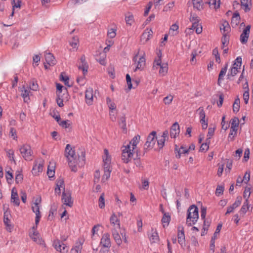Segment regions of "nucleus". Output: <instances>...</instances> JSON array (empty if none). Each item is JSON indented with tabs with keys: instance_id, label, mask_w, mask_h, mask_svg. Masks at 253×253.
<instances>
[{
	"instance_id": "1",
	"label": "nucleus",
	"mask_w": 253,
	"mask_h": 253,
	"mask_svg": "<svg viewBox=\"0 0 253 253\" xmlns=\"http://www.w3.org/2000/svg\"><path fill=\"white\" fill-rule=\"evenodd\" d=\"M65 155L68 159V165L73 171H77V166L82 167L85 164V152L82 151L81 156H79L77 160L75 151L69 144L66 146Z\"/></svg>"
},
{
	"instance_id": "2",
	"label": "nucleus",
	"mask_w": 253,
	"mask_h": 253,
	"mask_svg": "<svg viewBox=\"0 0 253 253\" xmlns=\"http://www.w3.org/2000/svg\"><path fill=\"white\" fill-rule=\"evenodd\" d=\"M199 219L198 208L194 205L189 207L187 210L186 223L188 226L195 224Z\"/></svg>"
},
{
	"instance_id": "3",
	"label": "nucleus",
	"mask_w": 253,
	"mask_h": 253,
	"mask_svg": "<svg viewBox=\"0 0 253 253\" xmlns=\"http://www.w3.org/2000/svg\"><path fill=\"white\" fill-rule=\"evenodd\" d=\"M122 160L124 163H128L131 159L135 151L131 149L129 145H124L122 147Z\"/></svg>"
},
{
	"instance_id": "4",
	"label": "nucleus",
	"mask_w": 253,
	"mask_h": 253,
	"mask_svg": "<svg viewBox=\"0 0 253 253\" xmlns=\"http://www.w3.org/2000/svg\"><path fill=\"white\" fill-rule=\"evenodd\" d=\"M156 132L155 131H152L147 136V141L144 144V149H152L156 143Z\"/></svg>"
},
{
	"instance_id": "5",
	"label": "nucleus",
	"mask_w": 253,
	"mask_h": 253,
	"mask_svg": "<svg viewBox=\"0 0 253 253\" xmlns=\"http://www.w3.org/2000/svg\"><path fill=\"white\" fill-rule=\"evenodd\" d=\"M138 54L139 51L135 54L132 59L133 61L136 64V68L134 70L135 72L138 70L142 71L143 70L146 65L145 58L144 56L140 57L138 61H137Z\"/></svg>"
},
{
	"instance_id": "6",
	"label": "nucleus",
	"mask_w": 253,
	"mask_h": 253,
	"mask_svg": "<svg viewBox=\"0 0 253 253\" xmlns=\"http://www.w3.org/2000/svg\"><path fill=\"white\" fill-rule=\"evenodd\" d=\"M53 246L57 251L62 253H67L68 251V247L59 239H56L53 241Z\"/></svg>"
},
{
	"instance_id": "7",
	"label": "nucleus",
	"mask_w": 253,
	"mask_h": 253,
	"mask_svg": "<svg viewBox=\"0 0 253 253\" xmlns=\"http://www.w3.org/2000/svg\"><path fill=\"white\" fill-rule=\"evenodd\" d=\"M20 151L23 157L26 160H31V147L28 145H24L20 148Z\"/></svg>"
},
{
	"instance_id": "8",
	"label": "nucleus",
	"mask_w": 253,
	"mask_h": 253,
	"mask_svg": "<svg viewBox=\"0 0 253 253\" xmlns=\"http://www.w3.org/2000/svg\"><path fill=\"white\" fill-rule=\"evenodd\" d=\"M62 202L64 204L70 207L73 206V201L72 200L71 194L70 192H65L64 190L62 192Z\"/></svg>"
},
{
	"instance_id": "9",
	"label": "nucleus",
	"mask_w": 253,
	"mask_h": 253,
	"mask_svg": "<svg viewBox=\"0 0 253 253\" xmlns=\"http://www.w3.org/2000/svg\"><path fill=\"white\" fill-rule=\"evenodd\" d=\"M100 244L102 247L110 248L111 246L110 235L108 233H105L102 236L100 241Z\"/></svg>"
},
{
	"instance_id": "10",
	"label": "nucleus",
	"mask_w": 253,
	"mask_h": 253,
	"mask_svg": "<svg viewBox=\"0 0 253 253\" xmlns=\"http://www.w3.org/2000/svg\"><path fill=\"white\" fill-rule=\"evenodd\" d=\"M120 230V228H119L118 225L116 226V229H111L112 236L114 240L115 241L116 244L119 246H120L122 242V240L119 234Z\"/></svg>"
},
{
	"instance_id": "11",
	"label": "nucleus",
	"mask_w": 253,
	"mask_h": 253,
	"mask_svg": "<svg viewBox=\"0 0 253 253\" xmlns=\"http://www.w3.org/2000/svg\"><path fill=\"white\" fill-rule=\"evenodd\" d=\"M250 28L251 26L248 25L243 30V33L240 36V41L243 44L246 43L248 41L250 34Z\"/></svg>"
},
{
	"instance_id": "12",
	"label": "nucleus",
	"mask_w": 253,
	"mask_h": 253,
	"mask_svg": "<svg viewBox=\"0 0 253 253\" xmlns=\"http://www.w3.org/2000/svg\"><path fill=\"white\" fill-rule=\"evenodd\" d=\"M45 59L46 64L49 66H53L56 63L54 56L50 52H45Z\"/></svg>"
},
{
	"instance_id": "13",
	"label": "nucleus",
	"mask_w": 253,
	"mask_h": 253,
	"mask_svg": "<svg viewBox=\"0 0 253 253\" xmlns=\"http://www.w3.org/2000/svg\"><path fill=\"white\" fill-rule=\"evenodd\" d=\"M86 103L90 105L93 102V89L91 88H88L86 90L85 94Z\"/></svg>"
},
{
	"instance_id": "14",
	"label": "nucleus",
	"mask_w": 253,
	"mask_h": 253,
	"mask_svg": "<svg viewBox=\"0 0 253 253\" xmlns=\"http://www.w3.org/2000/svg\"><path fill=\"white\" fill-rule=\"evenodd\" d=\"M179 125L177 122H175L172 125L170 128V135L171 137L175 138L176 135L179 134Z\"/></svg>"
},
{
	"instance_id": "15",
	"label": "nucleus",
	"mask_w": 253,
	"mask_h": 253,
	"mask_svg": "<svg viewBox=\"0 0 253 253\" xmlns=\"http://www.w3.org/2000/svg\"><path fill=\"white\" fill-rule=\"evenodd\" d=\"M110 223L112 229H116V226L119 225V228H120V220L117 217V215L113 213L110 218Z\"/></svg>"
},
{
	"instance_id": "16",
	"label": "nucleus",
	"mask_w": 253,
	"mask_h": 253,
	"mask_svg": "<svg viewBox=\"0 0 253 253\" xmlns=\"http://www.w3.org/2000/svg\"><path fill=\"white\" fill-rule=\"evenodd\" d=\"M152 34L153 32L151 29H146L141 37V41L144 40V42H147L152 37Z\"/></svg>"
},
{
	"instance_id": "17",
	"label": "nucleus",
	"mask_w": 253,
	"mask_h": 253,
	"mask_svg": "<svg viewBox=\"0 0 253 253\" xmlns=\"http://www.w3.org/2000/svg\"><path fill=\"white\" fill-rule=\"evenodd\" d=\"M11 202L14 203L16 206H18L19 205V199L16 190L15 188H13L11 191Z\"/></svg>"
},
{
	"instance_id": "18",
	"label": "nucleus",
	"mask_w": 253,
	"mask_h": 253,
	"mask_svg": "<svg viewBox=\"0 0 253 253\" xmlns=\"http://www.w3.org/2000/svg\"><path fill=\"white\" fill-rule=\"evenodd\" d=\"M140 138V135H137L135 136L132 139V140L130 141H129V143H127L126 145H129V146L131 147V149H133V151H134V150L135 149L136 146L139 142Z\"/></svg>"
},
{
	"instance_id": "19",
	"label": "nucleus",
	"mask_w": 253,
	"mask_h": 253,
	"mask_svg": "<svg viewBox=\"0 0 253 253\" xmlns=\"http://www.w3.org/2000/svg\"><path fill=\"white\" fill-rule=\"evenodd\" d=\"M22 88L23 89L21 90V96L24 99V101L25 102H28L30 100L29 94L30 93V90L28 88H26L24 86H23Z\"/></svg>"
},
{
	"instance_id": "20",
	"label": "nucleus",
	"mask_w": 253,
	"mask_h": 253,
	"mask_svg": "<svg viewBox=\"0 0 253 253\" xmlns=\"http://www.w3.org/2000/svg\"><path fill=\"white\" fill-rule=\"evenodd\" d=\"M189 19L190 21L192 23V27L194 28L197 26H199L200 18L196 14H192L191 13Z\"/></svg>"
},
{
	"instance_id": "21",
	"label": "nucleus",
	"mask_w": 253,
	"mask_h": 253,
	"mask_svg": "<svg viewBox=\"0 0 253 253\" xmlns=\"http://www.w3.org/2000/svg\"><path fill=\"white\" fill-rule=\"evenodd\" d=\"M249 204V200L248 199H246L245 201L243 204V205L242 206L241 210L239 212L241 215L243 216L247 212V211L249 210L250 206Z\"/></svg>"
},
{
	"instance_id": "22",
	"label": "nucleus",
	"mask_w": 253,
	"mask_h": 253,
	"mask_svg": "<svg viewBox=\"0 0 253 253\" xmlns=\"http://www.w3.org/2000/svg\"><path fill=\"white\" fill-rule=\"evenodd\" d=\"M240 20V16L239 15V13L237 12H235L233 14V16L232 17V20H231L232 25L233 26H237L239 24Z\"/></svg>"
},
{
	"instance_id": "23",
	"label": "nucleus",
	"mask_w": 253,
	"mask_h": 253,
	"mask_svg": "<svg viewBox=\"0 0 253 253\" xmlns=\"http://www.w3.org/2000/svg\"><path fill=\"white\" fill-rule=\"evenodd\" d=\"M150 240L153 243H156L159 241L158 234L156 230L152 229L149 234Z\"/></svg>"
},
{
	"instance_id": "24",
	"label": "nucleus",
	"mask_w": 253,
	"mask_h": 253,
	"mask_svg": "<svg viewBox=\"0 0 253 253\" xmlns=\"http://www.w3.org/2000/svg\"><path fill=\"white\" fill-rule=\"evenodd\" d=\"M228 67V64L226 63L225 66L222 68L219 73L218 79V84H220V82L221 80H222L223 79V77L225 76Z\"/></svg>"
},
{
	"instance_id": "25",
	"label": "nucleus",
	"mask_w": 253,
	"mask_h": 253,
	"mask_svg": "<svg viewBox=\"0 0 253 253\" xmlns=\"http://www.w3.org/2000/svg\"><path fill=\"white\" fill-rule=\"evenodd\" d=\"M42 168L43 166L42 164L35 165L32 169V173L34 175L38 174L39 172H41L42 170Z\"/></svg>"
},
{
	"instance_id": "26",
	"label": "nucleus",
	"mask_w": 253,
	"mask_h": 253,
	"mask_svg": "<svg viewBox=\"0 0 253 253\" xmlns=\"http://www.w3.org/2000/svg\"><path fill=\"white\" fill-rule=\"evenodd\" d=\"M175 151H177V154H176L175 156L176 158L179 159L180 158L181 155L182 154L187 153L188 152V150L186 149L183 146H181L178 150L176 148L175 149Z\"/></svg>"
},
{
	"instance_id": "27",
	"label": "nucleus",
	"mask_w": 253,
	"mask_h": 253,
	"mask_svg": "<svg viewBox=\"0 0 253 253\" xmlns=\"http://www.w3.org/2000/svg\"><path fill=\"white\" fill-rule=\"evenodd\" d=\"M64 73H61L60 75V81L63 82L66 85H67L69 87H71L72 86V84H69V77L67 76L64 75Z\"/></svg>"
},
{
	"instance_id": "28",
	"label": "nucleus",
	"mask_w": 253,
	"mask_h": 253,
	"mask_svg": "<svg viewBox=\"0 0 253 253\" xmlns=\"http://www.w3.org/2000/svg\"><path fill=\"white\" fill-rule=\"evenodd\" d=\"M170 220V216L169 213H164L163 217L162 219V222L163 224H166L168 226ZM165 225L164 224V227H165Z\"/></svg>"
},
{
	"instance_id": "29",
	"label": "nucleus",
	"mask_w": 253,
	"mask_h": 253,
	"mask_svg": "<svg viewBox=\"0 0 253 253\" xmlns=\"http://www.w3.org/2000/svg\"><path fill=\"white\" fill-rule=\"evenodd\" d=\"M8 213L6 212H4L3 216V222L4 224L7 227V230L10 231V229H11L12 227L11 225L9 224L10 220L8 219Z\"/></svg>"
},
{
	"instance_id": "30",
	"label": "nucleus",
	"mask_w": 253,
	"mask_h": 253,
	"mask_svg": "<svg viewBox=\"0 0 253 253\" xmlns=\"http://www.w3.org/2000/svg\"><path fill=\"white\" fill-rule=\"evenodd\" d=\"M220 29L222 34H225V33L228 32L230 29V27L228 23L225 21L223 22L222 26L220 27Z\"/></svg>"
},
{
	"instance_id": "31",
	"label": "nucleus",
	"mask_w": 253,
	"mask_h": 253,
	"mask_svg": "<svg viewBox=\"0 0 253 253\" xmlns=\"http://www.w3.org/2000/svg\"><path fill=\"white\" fill-rule=\"evenodd\" d=\"M193 7L198 10L202 9V0H192Z\"/></svg>"
},
{
	"instance_id": "32",
	"label": "nucleus",
	"mask_w": 253,
	"mask_h": 253,
	"mask_svg": "<svg viewBox=\"0 0 253 253\" xmlns=\"http://www.w3.org/2000/svg\"><path fill=\"white\" fill-rule=\"evenodd\" d=\"M82 249V243L80 242L75 246L71 251V253H81Z\"/></svg>"
},
{
	"instance_id": "33",
	"label": "nucleus",
	"mask_w": 253,
	"mask_h": 253,
	"mask_svg": "<svg viewBox=\"0 0 253 253\" xmlns=\"http://www.w3.org/2000/svg\"><path fill=\"white\" fill-rule=\"evenodd\" d=\"M239 120L238 118L234 117L231 120V128H238Z\"/></svg>"
},
{
	"instance_id": "34",
	"label": "nucleus",
	"mask_w": 253,
	"mask_h": 253,
	"mask_svg": "<svg viewBox=\"0 0 253 253\" xmlns=\"http://www.w3.org/2000/svg\"><path fill=\"white\" fill-rule=\"evenodd\" d=\"M106 103L111 111H113L116 109V106L115 103L112 102L109 97L106 98Z\"/></svg>"
},
{
	"instance_id": "35",
	"label": "nucleus",
	"mask_w": 253,
	"mask_h": 253,
	"mask_svg": "<svg viewBox=\"0 0 253 253\" xmlns=\"http://www.w3.org/2000/svg\"><path fill=\"white\" fill-rule=\"evenodd\" d=\"M240 100L239 98L235 100L233 105V111L234 113H237L239 111Z\"/></svg>"
},
{
	"instance_id": "36",
	"label": "nucleus",
	"mask_w": 253,
	"mask_h": 253,
	"mask_svg": "<svg viewBox=\"0 0 253 253\" xmlns=\"http://www.w3.org/2000/svg\"><path fill=\"white\" fill-rule=\"evenodd\" d=\"M159 73L162 76L165 75L168 72V64L166 63H163L160 66Z\"/></svg>"
},
{
	"instance_id": "37",
	"label": "nucleus",
	"mask_w": 253,
	"mask_h": 253,
	"mask_svg": "<svg viewBox=\"0 0 253 253\" xmlns=\"http://www.w3.org/2000/svg\"><path fill=\"white\" fill-rule=\"evenodd\" d=\"M242 64V58L240 56L237 57L235 59L232 67H235V69H239Z\"/></svg>"
},
{
	"instance_id": "38",
	"label": "nucleus",
	"mask_w": 253,
	"mask_h": 253,
	"mask_svg": "<svg viewBox=\"0 0 253 253\" xmlns=\"http://www.w3.org/2000/svg\"><path fill=\"white\" fill-rule=\"evenodd\" d=\"M215 127H210L208 129V133L207 135V138L206 139L207 141H209V143L210 142V139L211 136H212L214 133Z\"/></svg>"
},
{
	"instance_id": "39",
	"label": "nucleus",
	"mask_w": 253,
	"mask_h": 253,
	"mask_svg": "<svg viewBox=\"0 0 253 253\" xmlns=\"http://www.w3.org/2000/svg\"><path fill=\"white\" fill-rule=\"evenodd\" d=\"M99 202V207L100 209H103L105 207V199H104V194L102 193L98 200Z\"/></svg>"
},
{
	"instance_id": "40",
	"label": "nucleus",
	"mask_w": 253,
	"mask_h": 253,
	"mask_svg": "<svg viewBox=\"0 0 253 253\" xmlns=\"http://www.w3.org/2000/svg\"><path fill=\"white\" fill-rule=\"evenodd\" d=\"M158 58L157 59H155L154 62L153 68H156L157 66H160L163 63H162V60L161 58V52H160L158 54Z\"/></svg>"
},
{
	"instance_id": "41",
	"label": "nucleus",
	"mask_w": 253,
	"mask_h": 253,
	"mask_svg": "<svg viewBox=\"0 0 253 253\" xmlns=\"http://www.w3.org/2000/svg\"><path fill=\"white\" fill-rule=\"evenodd\" d=\"M238 70L239 69H235V67H232L228 73V79H230V77H233L235 76L239 72Z\"/></svg>"
},
{
	"instance_id": "42",
	"label": "nucleus",
	"mask_w": 253,
	"mask_h": 253,
	"mask_svg": "<svg viewBox=\"0 0 253 253\" xmlns=\"http://www.w3.org/2000/svg\"><path fill=\"white\" fill-rule=\"evenodd\" d=\"M125 20L126 23L130 25H131L134 22L133 16L130 13H128V15H126Z\"/></svg>"
},
{
	"instance_id": "43",
	"label": "nucleus",
	"mask_w": 253,
	"mask_h": 253,
	"mask_svg": "<svg viewBox=\"0 0 253 253\" xmlns=\"http://www.w3.org/2000/svg\"><path fill=\"white\" fill-rule=\"evenodd\" d=\"M221 42L222 44V48L223 49L224 46H227L229 42V38L226 35V34H223Z\"/></svg>"
},
{
	"instance_id": "44",
	"label": "nucleus",
	"mask_w": 253,
	"mask_h": 253,
	"mask_svg": "<svg viewBox=\"0 0 253 253\" xmlns=\"http://www.w3.org/2000/svg\"><path fill=\"white\" fill-rule=\"evenodd\" d=\"M238 129L230 128V132L228 136V139L231 141L234 140V136L237 134Z\"/></svg>"
},
{
	"instance_id": "45",
	"label": "nucleus",
	"mask_w": 253,
	"mask_h": 253,
	"mask_svg": "<svg viewBox=\"0 0 253 253\" xmlns=\"http://www.w3.org/2000/svg\"><path fill=\"white\" fill-rule=\"evenodd\" d=\"M178 26L176 24H172L170 28L169 34H171L173 36L175 35L176 33H174V32L177 31L178 29Z\"/></svg>"
},
{
	"instance_id": "46",
	"label": "nucleus",
	"mask_w": 253,
	"mask_h": 253,
	"mask_svg": "<svg viewBox=\"0 0 253 253\" xmlns=\"http://www.w3.org/2000/svg\"><path fill=\"white\" fill-rule=\"evenodd\" d=\"M209 4L210 6L214 9H217L220 6V3H216V0H209Z\"/></svg>"
},
{
	"instance_id": "47",
	"label": "nucleus",
	"mask_w": 253,
	"mask_h": 253,
	"mask_svg": "<svg viewBox=\"0 0 253 253\" xmlns=\"http://www.w3.org/2000/svg\"><path fill=\"white\" fill-rule=\"evenodd\" d=\"M184 227L182 226H179L178 227V234L177 238H184Z\"/></svg>"
},
{
	"instance_id": "48",
	"label": "nucleus",
	"mask_w": 253,
	"mask_h": 253,
	"mask_svg": "<svg viewBox=\"0 0 253 253\" xmlns=\"http://www.w3.org/2000/svg\"><path fill=\"white\" fill-rule=\"evenodd\" d=\"M242 200V198L241 196L237 197L235 202L231 206L235 209L241 205Z\"/></svg>"
},
{
	"instance_id": "49",
	"label": "nucleus",
	"mask_w": 253,
	"mask_h": 253,
	"mask_svg": "<svg viewBox=\"0 0 253 253\" xmlns=\"http://www.w3.org/2000/svg\"><path fill=\"white\" fill-rule=\"evenodd\" d=\"M58 124L64 128H67L70 126V121H60Z\"/></svg>"
},
{
	"instance_id": "50",
	"label": "nucleus",
	"mask_w": 253,
	"mask_h": 253,
	"mask_svg": "<svg viewBox=\"0 0 253 253\" xmlns=\"http://www.w3.org/2000/svg\"><path fill=\"white\" fill-rule=\"evenodd\" d=\"M173 98V96L169 94L164 98L163 101L166 105H169L171 103Z\"/></svg>"
},
{
	"instance_id": "51",
	"label": "nucleus",
	"mask_w": 253,
	"mask_h": 253,
	"mask_svg": "<svg viewBox=\"0 0 253 253\" xmlns=\"http://www.w3.org/2000/svg\"><path fill=\"white\" fill-rule=\"evenodd\" d=\"M78 43V39L77 38L74 37L72 41L70 42V44L73 48H77Z\"/></svg>"
},
{
	"instance_id": "52",
	"label": "nucleus",
	"mask_w": 253,
	"mask_h": 253,
	"mask_svg": "<svg viewBox=\"0 0 253 253\" xmlns=\"http://www.w3.org/2000/svg\"><path fill=\"white\" fill-rule=\"evenodd\" d=\"M23 179V174L20 171H16L15 181L16 183H19L21 182Z\"/></svg>"
},
{
	"instance_id": "53",
	"label": "nucleus",
	"mask_w": 253,
	"mask_h": 253,
	"mask_svg": "<svg viewBox=\"0 0 253 253\" xmlns=\"http://www.w3.org/2000/svg\"><path fill=\"white\" fill-rule=\"evenodd\" d=\"M134 164L140 170H142L143 169V166L141 162L140 159L139 158H136L134 159Z\"/></svg>"
},
{
	"instance_id": "54",
	"label": "nucleus",
	"mask_w": 253,
	"mask_h": 253,
	"mask_svg": "<svg viewBox=\"0 0 253 253\" xmlns=\"http://www.w3.org/2000/svg\"><path fill=\"white\" fill-rule=\"evenodd\" d=\"M224 186L222 185H218L216 189L215 194L216 196H219L222 195L224 191Z\"/></svg>"
},
{
	"instance_id": "55",
	"label": "nucleus",
	"mask_w": 253,
	"mask_h": 253,
	"mask_svg": "<svg viewBox=\"0 0 253 253\" xmlns=\"http://www.w3.org/2000/svg\"><path fill=\"white\" fill-rule=\"evenodd\" d=\"M119 125L120 126L123 128L126 129V118L125 116L121 117L119 121Z\"/></svg>"
},
{
	"instance_id": "56",
	"label": "nucleus",
	"mask_w": 253,
	"mask_h": 253,
	"mask_svg": "<svg viewBox=\"0 0 253 253\" xmlns=\"http://www.w3.org/2000/svg\"><path fill=\"white\" fill-rule=\"evenodd\" d=\"M166 141V140L165 139V138H163L161 137L157 140V144L159 149H162L164 146Z\"/></svg>"
},
{
	"instance_id": "57",
	"label": "nucleus",
	"mask_w": 253,
	"mask_h": 253,
	"mask_svg": "<svg viewBox=\"0 0 253 253\" xmlns=\"http://www.w3.org/2000/svg\"><path fill=\"white\" fill-rule=\"evenodd\" d=\"M250 190H251V189L250 187H247L245 188V191L244 192L243 197L246 199L248 200L250 196V194H251Z\"/></svg>"
},
{
	"instance_id": "58",
	"label": "nucleus",
	"mask_w": 253,
	"mask_h": 253,
	"mask_svg": "<svg viewBox=\"0 0 253 253\" xmlns=\"http://www.w3.org/2000/svg\"><path fill=\"white\" fill-rule=\"evenodd\" d=\"M126 83H127V84L128 86V88L129 90H130L132 88V83H131V79L130 76L128 74H126Z\"/></svg>"
},
{
	"instance_id": "59",
	"label": "nucleus",
	"mask_w": 253,
	"mask_h": 253,
	"mask_svg": "<svg viewBox=\"0 0 253 253\" xmlns=\"http://www.w3.org/2000/svg\"><path fill=\"white\" fill-rule=\"evenodd\" d=\"M210 143H209V141H207L206 143L202 144L200 148V151H207L209 149V144Z\"/></svg>"
},
{
	"instance_id": "60",
	"label": "nucleus",
	"mask_w": 253,
	"mask_h": 253,
	"mask_svg": "<svg viewBox=\"0 0 253 253\" xmlns=\"http://www.w3.org/2000/svg\"><path fill=\"white\" fill-rule=\"evenodd\" d=\"M111 171H104V174L102 176V182H105L107 181L108 178L110 177Z\"/></svg>"
},
{
	"instance_id": "61",
	"label": "nucleus",
	"mask_w": 253,
	"mask_h": 253,
	"mask_svg": "<svg viewBox=\"0 0 253 253\" xmlns=\"http://www.w3.org/2000/svg\"><path fill=\"white\" fill-rule=\"evenodd\" d=\"M78 68L79 69L82 70L83 71V74L84 75H85V74H86L88 69L87 64H82V66H79Z\"/></svg>"
},
{
	"instance_id": "62",
	"label": "nucleus",
	"mask_w": 253,
	"mask_h": 253,
	"mask_svg": "<svg viewBox=\"0 0 253 253\" xmlns=\"http://www.w3.org/2000/svg\"><path fill=\"white\" fill-rule=\"evenodd\" d=\"M178 242L180 244L181 247L182 249H184V248L186 247L185 237L184 238H178Z\"/></svg>"
},
{
	"instance_id": "63",
	"label": "nucleus",
	"mask_w": 253,
	"mask_h": 253,
	"mask_svg": "<svg viewBox=\"0 0 253 253\" xmlns=\"http://www.w3.org/2000/svg\"><path fill=\"white\" fill-rule=\"evenodd\" d=\"M243 99L245 103L247 104L248 103L249 99V91L245 90L243 93Z\"/></svg>"
},
{
	"instance_id": "64",
	"label": "nucleus",
	"mask_w": 253,
	"mask_h": 253,
	"mask_svg": "<svg viewBox=\"0 0 253 253\" xmlns=\"http://www.w3.org/2000/svg\"><path fill=\"white\" fill-rule=\"evenodd\" d=\"M116 35V30L114 29H110L108 32V36L110 38H114Z\"/></svg>"
}]
</instances>
